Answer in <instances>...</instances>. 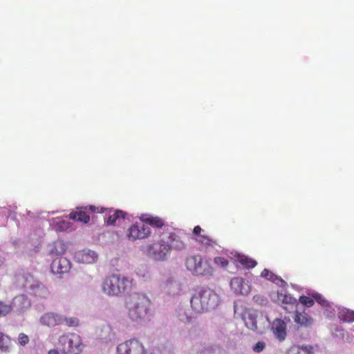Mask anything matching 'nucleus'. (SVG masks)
Masks as SVG:
<instances>
[{
  "mask_svg": "<svg viewBox=\"0 0 354 354\" xmlns=\"http://www.w3.org/2000/svg\"><path fill=\"white\" fill-rule=\"evenodd\" d=\"M18 339L20 344H22V333H20L18 337Z\"/></svg>",
  "mask_w": 354,
  "mask_h": 354,
  "instance_id": "58836bf2",
  "label": "nucleus"
},
{
  "mask_svg": "<svg viewBox=\"0 0 354 354\" xmlns=\"http://www.w3.org/2000/svg\"><path fill=\"white\" fill-rule=\"evenodd\" d=\"M338 317L344 322H354V310L344 308L339 310Z\"/></svg>",
  "mask_w": 354,
  "mask_h": 354,
  "instance_id": "b1692460",
  "label": "nucleus"
},
{
  "mask_svg": "<svg viewBox=\"0 0 354 354\" xmlns=\"http://www.w3.org/2000/svg\"><path fill=\"white\" fill-rule=\"evenodd\" d=\"M197 240L200 243H201L204 245H209V246H212V245H214V244L216 243L215 241L212 240V239H210L209 236H207L206 235H199Z\"/></svg>",
  "mask_w": 354,
  "mask_h": 354,
  "instance_id": "c756f323",
  "label": "nucleus"
},
{
  "mask_svg": "<svg viewBox=\"0 0 354 354\" xmlns=\"http://www.w3.org/2000/svg\"><path fill=\"white\" fill-rule=\"evenodd\" d=\"M310 351L307 347L299 346L297 345L292 346L288 351V354H309Z\"/></svg>",
  "mask_w": 354,
  "mask_h": 354,
  "instance_id": "bb28decb",
  "label": "nucleus"
},
{
  "mask_svg": "<svg viewBox=\"0 0 354 354\" xmlns=\"http://www.w3.org/2000/svg\"><path fill=\"white\" fill-rule=\"evenodd\" d=\"M344 333V330H339V333Z\"/></svg>",
  "mask_w": 354,
  "mask_h": 354,
  "instance_id": "a19ab883",
  "label": "nucleus"
},
{
  "mask_svg": "<svg viewBox=\"0 0 354 354\" xmlns=\"http://www.w3.org/2000/svg\"><path fill=\"white\" fill-rule=\"evenodd\" d=\"M272 330L279 340H283L286 336V324L280 319H276L273 321L272 326Z\"/></svg>",
  "mask_w": 354,
  "mask_h": 354,
  "instance_id": "a211bd4d",
  "label": "nucleus"
},
{
  "mask_svg": "<svg viewBox=\"0 0 354 354\" xmlns=\"http://www.w3.org/2000/svg\"><path fill=\"white\" fill-rule=\"evenodd\" d=\"M344 333V330H339V333Z\"/></svg>",
  "mask_w": 354,
  "mask_h": 354,
  "instance_id": "ea45409f",
  "label": "nucleus"
},
{
  "mask_svg": "<svg viewBox=\"0 0 354 354\" xmlns=\"http://www.w3.org/2000/svg\"><path fill=\"white\" fill-rule=\"evenodd\" d=\"M127 213L122 210L118 209L113 214H110L105 218L108 225H119L122 220H124Z\"/></svg>",
  "mask_w": 354,
  "mask_h": 354,
  "instance_id": "aec40b11",
  "label": "nucleus"
},
{
  "mask_svg": "<svg viewBox=\"0 0 354 354\" xmlns=\"http://www.w3.org/2000/svg\"><path fill=\"white\" fill-rule=\"evenodd\" d=\"M214 263L216 266L221 268H226L229 264L227 259L223 257H216L214 258Z\"/></svg>",
  "mask_w": 354,
  "mask_h": 354,
  "instance_id": "7c9ffc66",
  "label": "nucleus"
},
{
  "mask_svg": "<svg viewBox=\"0 0 354 354\" xmlns=\"http://www.w3.org/2000/svg\"><path fill=\"white\" fill-rule=\"evenodd\" d=\"M71 268V261L64 257L54 258L50 264V270L53 274L67 273Z\"/></svg>",
  "mask_w": 354,
  "mask_h": 354,
  "instance_id": "f8f14e48",
  "label": "nucleus"
},
{
  "mask_svg": "<svg viewBox=\"0 0 354 354\" xmlns=\"http://www.w3.org/2000/svg\"><path fill=\"white\" fill-rule=\"evenodd\" d=\"M67 247L63 241H55L48 251V254L53 258L63 257L66 252Z\"/></svg>",
  "mask_w": 354,
  "mask_h": 354,
  "instance_id": "6ab92c4d",
  "label": "nucleus"
},
{
  "mask_svg": "<svg viewBox=\"0 0 354 354\" xmlns=\"http://www.w3.org/2000/svg\"><path fill=\"white\" fill-rule=\"evenodd\" d=\"M261 277L279 286H283L286 285V282L283 279L267 268L263 270L261 273Z\"/></svg>",
  "mask_w": 354,
  "mask_h": 354,
  "instance_id": "412c9836",
  "label": "nucleus"
},
{
  "mask_svg": "<svg viewBox=\"0 0 354 354\" xmlns=\"http://www.w3.org/2000/svg\"><path fill=\"white\" fill-rule=\"evenodd\" d=\"M106 210L105 208L95 207V205H88L84 207H77L75 211L71 212L68 218L70 219L80 221L84 223H88L90 221V216L88 215V212L92 213H102Z\"/></svg>",
  "mask_w": 354,
  "mask_h": 354,
  "instance_id": "1a4fd4ad",
  "label": "nucleus"
},
{
  "mask_svg": "<svg viewBox=\"0 0 354 354\" xmlns=\"http://www.w3.org/2000/svg\"><path fill=\"white\" fill-rule=\"evenodd\" d=\"M75 259L82 263H93L97 259V254L95 251L84 249L75 252Z\"/></svg>",
  "mask_w": 354,
  "mask_h": 354,
  "instance_id": "4468645a",
  "label": "nucleus"
},
{
  "mask_svg": "<svg viewBox=\"0 0 354 354\" xmlns=\"http://www.w3.org/2000/svg\"><path fill=\"white\" fill-rule=\"evenodd\" d=\"M151 229L142 223H136L129 227L127 236L130 241L145 239L150 236Z\"/></svg>",
  "mask_w": 354,
  "mask_h": 354,
  "instance_id": "9d476101",
  "label": "nucleus"
},
{
  "mask_svg": "<svg viewBox=\"0 0 354 354\" xmlns=\"http://www.w3.org/2000/svg\"><path fill=\"white\" fill-rule=\"evenodd\" d=\"M247 326L250 328L252 330H257V325L255 322H252L251 326L248 325V323L246 322Z\"/></svg>",
  "mask_w": 354,
  "mask_h": 354,
  "instance_id": "c9c22d12",
  "label": "nucleus"
},
{
  "mask_svg": "<svg viewBox=\"0 0 354 354\" xmlns=\"http://www.w3.org/2000/svg\"><path fill=\"white\" fill-rule=\"evenodd\" d=\"M277 298L279 301L283 304L288 305V306H284L283 308L286 310L296 311L298 306V302L296 299L292 297L290 295H287L282 292H277Z\"/></svg>",
  "mask_w": 354,
  "mask_h": 354,
  "instance_id": "f3484780",
  "label": "nucleus"
},
{
  "mask_svg": "<svg viewBox=\"0 0 354 354\" xmlns=\"http://www.w3.org/2000/svg\"><path fill=\"white\" fill-rule=\"evenodd\" d=\"M62 315L57 314L53 312L44 313L40 317V322L42 325L48 327H54L57 325H62Z\"/></svg>",
  "mask_w": 354,
  "mask_h": 354,
  "instance_id": "dca6fc26",
  "label": "nucleus"
},
{
  "mask_svg": "<svg viewBox=\"0 0 354 354\" xmlns=\"http://www.w3.org/2000/svg\"><path fill=\"white\" fill-rule=\"evenodd\" d=\"M202 231V229L201 227L199 226V225H197V226H195L194 230H193V233L195 234V235H200L201 232Z\"/></svg>",
  "mask_w": 354,
  "mask_h": 354,
  "instance_id": "f704fd0d",
  "label": "nucleus"
},
{
  "mask_svg": "<svg viewBox=\"0 0 354 354\" xmlns=\"http://www.w3.org/2000/svg\"><path fill=\"white\" fill-rule=\"evenodd\" d=\"M10 311V307L8 305L0 301V317L5 316Z\"/></svg>",
  "mask_w": 354,
  "mask_h": 354,
  "instance_id": "2f4dec72",
  "label": "nucleus"
},
{
  "mask_svg": "<svg viewBox=\"0 0 354 354\" xmlns=\"http://www.w3.org/2000/svg\"><path fill=\"white\" fill-rule=\"evenodd\" d=\"M28 337L24 334V345L28 342Z\"/></svg>",
  "mask_w": 354,
  "mask_h": 354,
  "instance_id": "e433bc0d",
  "label": "nucleus"
},
{
  "mask_svg": "<svg viewBox=\"0 0 354 354\" xmlns=\"http://www.w3.org/2000/svg\"><path fill=\"white\" fill-rule=\"evenodd\" d=\"M295 312L296 314L293 317L295 322L304 326L312 325L313 319L308 313L305 312L298 313L297 310Z\"/></svg>",
  "mask_w": 354,
  "mask_h": 354,
  "instance_id": "4be33fe9",
  "label": "nucleus"
},
{
  "mask_svg": "<svg viewBox=\"0 0 354 354\" xmlns=\"http://www.w3.org/2000/svg\"><path fill=\"white\" fill-rule=\"evenodd\" d=\"M312 297H313L314 300H315L322 306L331 308L330 302L326 299L321 294L318 292H314L312 294Z\"/></svg>",
  "mask_w": 354,
  "mask_h": 354,
  "instance_id": "a878e982",
  "label": "nucleus"
},
{
  "mask_svg": "<svg viewBox=\"0 0 354 354\" xmlns=\"http://www.w3.org/2000/svg\"><path fill=\"white\" fill-rule=\"evenodd\" d=\"M170 250L167 243H162L160 239L158 244H153L149 248V252L155 260L163 261L169 254Z\"/></svg>",
  "mask_w": 354,
  "mask_h": 354,
  "instance_id": "9b49d317",
  "label": "nucleus"
},
{
  "mask_svg": "<svg viewBox=\"0 0 354 354\" xmlns=\"http://www.w3.org/2000/svg\"><path fill=\"white\" fill-rule=\"evenodd\" d=\"M171 226H165L163 232H160L159 237L162 243H167L169 250H183L186 248V243L183 239L172 231Z\"/></svg>",
  "mask_w": 354,
  "mask_h": 354,
  "instance_id": "0eeeda50",
  "label": "nucleus"
},
{
  "mask_svg": "<svg viewBox=\"0 0 354 354\" xmlns=\"http://www.w3.org/2000/svg\"><path fill=\"white\" fill-rule=\"evenodd\" d=\"M231 288L236 294L246 295L250 292V286L245 279L240 277H233L230 281Z\"/></svg>",
  "mask_w": 354,
  "mask_h": 354,
  "instance_id": "2eb2a0df",
  "label": "nucleus"
},
{
  "mask_svg": "<svg viewBox=\"0 0 354 354\" xmlns=\"http://www.w3.org/2000/svg\"><path fill=\"white\" fill-rule=\"evenodd\" d=\"M133 286V280L118 274L106 276L102 283V292L110 297H118L129 291Z\"/></svg>",
  "mask_w": 354,
  "mask_h": 354,
  "instance_id": "f03ea898",
  "label": "nucleus"
},
{
  "mask_svg": "<svg viewBox=\"0 0 354 354\" xmlns=\"http://www.w3.org/2000/svg\"><path fill=\"white\" fill-rule=\"evenodd\" d=\"M48 354H59L57 350H50L48 351Z\"/></svg>",
  "mask_w": 354,
  "mask_h": 354,
  "instance_id": "4c0bfd02",
  "label": "nucleus"
},
{
  "mask_svg": "<svg viewBox=\"0 0 354 354\" xmlns=\"http://www.w3.org/2000/svg\"><path fill=\"white\" fill-rule=\"evenodd\" d=\"M185 266L187 269L196 276L212 275L213 268L205 257L200 254L192 255L186 259Z\"/></svg>",
  "mask_w": 354,
  "mask_h": 354,
  "instance_id": "39448f33",
  "label": "nucleus"
},
{
  "mask_svg": "<svg viewBox=\"0 0 354 354\" xmlns=\"http://www.w3.org/2000/svg\"><path fill=\"white\" fill-rule=\"evenodd\" d=\"M299 301L301 304H302L304 306H306V307H312L315 304V300L313 297H309L305 295L300 296Z\"/></svg>",
  "mask_w": 354,
  "mask_h": 354,
  "instance_id": "c85d7f7f",
  "label": "nucleus"
},
{
  "mask_svg": "<svg viewBox=\"0 0 354 354\" xmlns=\"http://www.w3.org/2000/svg\"><path fill=\"white\" fill-rule=\"evenodd\" d=\"M139 218L141 221L149 225L153 228L162 230V232L164 231L165 226H169L165 223L164 219L158 216H152L148 214H142Z\"/></svg>",
  "mask_w": 354,
  "mask_h": 354,
  "instance_id": "ddd939ff",
  "label": "nucleus"
},
{
  "mask_svg": "<svg viewBox=\"0 0 354 354\" xmlns=\"http://www.w3.org/2000/svg\"><path fill=\"white\" fill-rule=\"evenodd\" d=\"M84 348L81 337L75 333L63 335L58 340V348L62 354H79Z\"/></svg>",
  "mask_w": 354,
  "mask_h": 354,
  "instance_id": "20e7f679",
  "label": "nucleus"
},
{
  "mask_svg": "<svg viewBox=\"0 0 354 354\" xmlns=\"http://www.w3.org/2000/svg\"><path fill=\"white\" fill-rule=\"evenodd\" d=\"M266 347L264 342H258L254 346L253 351L256 353L261 352Z\"/></svg>",
  "mask_w": 354,
  "mask_h": 354,
  "instance_id": "72a5a7b5",
  "label": "nucleus"
},
{
  "mask_svg": "<svg viewBox=\"0 0 354 354\" xmlns=\"http://www.w3.org/2000/svg\"><path fill=\"white\" fill-rule=\"evenodd\" d=\"M114 354H147V349L139 339L133 337L119 343Z\"/></svg>",
  "mask_w": 354,
  "mask_h": 354,
  "instance_id": "423d86ee",
  "label": "nucleus"
},
{
  "mask_svg": "<svg viewBox=\"0 0 354 354\" xmlns=\"http://www.w3.org/2000/svg\"><path fill=\"white\" fill-rule=\"evenodd\" d=\"M126 307L129 318L133 322L142 324L147 318L149 310L150 301L141 293H133L127 299Z\"/></svg>",
  "mask_w": 354,
  "mask_h": 354,
  "instance_id": "f257e3e1",
  "label": "nucleus"
},
{
  "mask_svg": "<svg viewBox=\"0 0 354 354\" xmlns=\"http://www.w3.org/2000/svg\"><path fill=\"white\" fill-rule=\"evenodd\" d=\"M24 290L41 298H46L49 295L48 288L30 274L26 275L24 279Z\"/></svg>",
  "mask_w": 354,
  "mask_h": 354,
  "instance_id": "6e6552de",
  "label": "nucleus"
},
{
  "mask_svg": "<svg viewBox=\"0 0 354 354\" xmlns=\"http://www.w3.org/2000/svg\"><path fill=\"white\" fill-rule=\"evenodd\" d=\"M236 261H238L245 268L250 269L254 268L257 265V261L252 258L241 254H237Z\"/></svg>",
  "mask_w": 354,
  "mask_h": 354,
  "instance_id": "5701e85b",
  "label": "nucleus"
},
{
  "mask_svg": "<svg viewBox=\"0 0 354 354\" xmlns=\"http://www.w3.org/2000/svg\"><path fill=\"white\" fill-rule=\"evenodd\" d=\"M10 338L0 331V349L7 351L10 346Z\"/></svg>",
  "mask_w": 354,
  "mask_h": 354,
  "instance_id": "cd10ccee",
  "label": "nucleus"
},
{
  "mask_svg": "<svg viewBox=\"0 0 354 354\" xmlns=\"http://www.w3.org/2000/svg\"><path fill=\"white\" fill-rule=\"evenodd\" d=\"M253 301L258 304L265 305L267 303V298L263 296L257 295L253 297Z\"/></svg>",
  "mask_w": 354,
  "mask_h": 354,
  "instance_id": "473e14b6",
  "label": "nucleus"
},
{
  "mask_svg": "<svg viewBox=\"0 0 354 354\" xmlns=\"http://www.w3.org/2000/svg\"><path fill=\"white\" fill-rule=\"evenodd\" d=\"M218 295L208 288H201L192 296L190 304L192 309L198 313L215 308L218 304Z\"/></svg>",
  "mask_w": 354,
  "mask_h": 354,
  "instance_id": "7ed1b4c3",
  "label": "nucleus"
},
{
  "mask_svg": "<svg viewBox=\"0 0 354 354\" xmlns=\"http://www.w3.org/2000/svg\"><path fill=\"white\" fill-rule=\"evenodd\" d=\"M62 319L64 320L62 321V325H66L69 327H76L80 324V320L77 317H66L62 315Z\"/></svg>",
  "mask_w": 354,
  "mask_h": 354,
  "instance_id": "393cba45",
  "label": "nucleus"
}]
</instances>
